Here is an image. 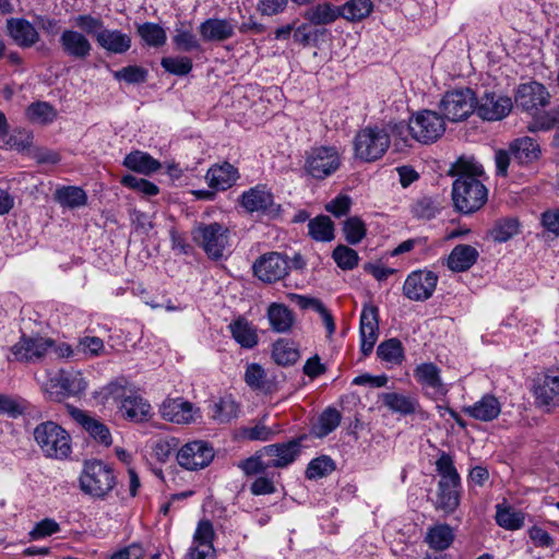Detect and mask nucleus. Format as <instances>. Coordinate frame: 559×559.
<instances>
[{
	"instance_id": "10",
	"label": "nucleus",
	"mask_w": 559,
	"mask_h": 559,
	"mask_svg": "<svg viewBox=\"0 0 559 559\" xmlns=\"http://www.w3.org/2000/svg\"><path fill=\"white\" fill-rule=\"evenodd\" d=\"M341 165V156L334 146L312 148L306 158L305 169L316 179H324L334 174Z\"/></svg>"
},
{
	"instance_id": "19",
	"label": "nucleus",
	"mask_w": 559,
	"mask_h": 559,
	"mask_svg": "<svg viewBox=\"0 0 559 559\" xmlns=\"http://www.w3.org/2000/svg\"><path fill=\"white\" fill-rule=\"evenodd\" d=\"M59 45L64 56L74 60H85L91 56L93 46L80 31L67 28L59 37Z\"/></svg>"
},
{
	"instance_id": "41",
	"label": "nucleus",
	"mask_w": 559,
	"mask_h": 559,
	"mask_svg": "<svg viewBox=\"0 0 559 559\" xmlns=\"http://www.w3.org/2000/svg\"><path fill=\"white\" fill-rule=\"evenodd\" d=\"M378 317H360L361 352L369 355L378 340Z\"/></svg>"
},
{
	"instance_id": "25",
	"label": "nucleus",
	"mask_w": 559,
	"mask_h": 559,
	"mask_svg": "<svg viewBox=\"0 0 559 559\" xmlns=\"http://www.w3.org/2000/svg\"><path fill=\"white\" fill-rule=\"evenodd\" d=\"M199 33L205 41H225L235 34L234 24L226 19H207L199 26Z\"/></svg>"
},
{
	"instance_id": "20",
	"label": "nucleus",
	"mask_w": 559,
	"mask_h": 559,
	"mask_svg": "<svg viewBox=\"0 0 559 559\" xmlns=\"http://www.w3.org/2000/svg\"><path fill=\"white\" fill-rule=\"evenodd\" d=\"M300 440L293 439L284 443H274L262 449V454L269 459V465L284 468L292 464L300 454Z\"/></svg>"
},
{
	"instance_id": "50",
	"label": "nucleus",
	"mask_w": 559,
	"mask_h": 559,
	"mask_svg": "<svg viewBox=\"0 0 559 559\" xmlns=\"http://www.w3.org/2000/svg\"><path fill=\"white\" fill-rule=\"evenodd\" d=\"M238 415V405L231 399H221L212 405L211 416L218 423H228Z\"/></svg>"
},
{
	"instance_id": "58",
	"label": "nucleus",
	"mask_w": 559,
	"mask_h": 559,
	"mask_svg": "<svg viewBox=\"0 0 559 559\" xmlns=\"http://www.w3.org/2000/svg\"><path fill=\"white\" fill-rule=\"evenodd\" d=\"M74 25L82 32L88 35H93L104 29V22L100 17L93 16L91 14H80L72 19Z\"/></svg>"
},
{
	"instance_id": "33",
	"label": "nucleus",
	"mask_w": 559,
	"mask_h": 559,
	"mask_svg": "<svg viewBox=\"0 0 559 559\" xmlns=\"http://www.w3.org/2000/svg\"><path fill=\"white\" fill-rule=\"evenodd\" d=\"M495 520L497 524L508 531H516L524 526L525 514L515 510L503 500L496 506Z\"/></svg>"
},
{
	"instance_id": "59",
	"label": "nucleus",
	"mask_w": 559,
	"mask_h": 559,
	"mask_svg": "<svg viewBox=\"0 0 559 559\" xmlns=\"http://www.w3.org/2000/svg\"><path fill=\"white\" fill-rule=\"evenodd\" d=\"M121 183L128 188L136 190V191L143 193L144 195H148V197L156 195L159 191L158 187L155 183H153L144 178L135 177L133 175L124 176L121 179Z\"/></svg>"
},
{
	"instance_id": "32",
	"label": "nucleus",
	"mask_w": 559,
	"mask_h": 559,
	"mask_svg": "<svg viewBox=\"0 0 559 559\" xmlns=\"http://www.w3.org/2000/svg\"><path fill=\"white\" fill-rule=\"evenodd\" d=\"M454 530L445 523L436 524L428 528L425 543L433 550L448 549L454 542Z\"/></svg>"
},
{
	"instance_id": "23",
	"label": "nucleus",
	"mask_w": 559,
	"mask_h": 559,
	"mask_svg": "<svg viewBox=\"0 0 559 559\" xmlns=\"http://www.w3.org/2000/svg\"><path fill=\"white\" fill-rule=\"evenodd\" d=\"M7 28L10 37L22 48L33 47L39 40L37 29L25 19H9Z\"/></svg>"
},
{
	"instance_id": "47",
	"label": "nucleus",
	"mask_w": 559,
	"mask_h": 559,
	"mask_svg": "<svg viewBox=\"0 0 559 559\" xmlns=\"http://www.w3.org/2000/svg\"><path fill=\"white\" fill-rule=\"evenodd\" d=\"M377 355L383 361L401 365L404 360V348L401 341L390 338L378 346Z\"/></svg>"
},
{
	"instance_id": "16",
	"label": "nucleus",
	"mask_w": 559,
	"mask_h": 559,
	"mask_svg": "<svg viewBox=\"0 0 559 559\" xmlns=\"http://www.w3.org/2000/svg\"><path fill=\"white\" fill-rule=\"evenodd\" d=\"M159 414L163 419L178 425H189L200 417L199 409L180 397L166 399L159 407Z\"/></svg>"
},
{
	"instance_id": "62",
	"label": "nucleus",
	"mask_w": 559,
	"mask_h": 559,
	"mask_svg": "<svg viewBox=\"0 0 559 559\" xmlns=\"http://www.w3.org/2000/svg\"><path fill=\"white\" fill-rule=\"evenodd\" d=\"M117 80H123L130 84L142 83L146 80L147 72L138 66H128L115 72Z\"/></svg>"
},
{
	"instance_id": "40",
	"label": "nucleus",
	"mask_w": 559,
	"mask_h": 559,
	"mask_svg": "<svg viewBox=\"0 0 559 559\" xmlns=\"http://www.w3.org/2000/svg\"><path fill=\"white\" fill-rule=\"evenodd\" d=\"M342 419L341 413L334 407L325 408L312 426V433L318 438H324L334 431Z\"/></svg>"
},
{
	"instance_id": "60",
	"label": "nucleus",
	"mask_w": 559,
	"mask_h": 559,
	"mask_svg": "<svg viewBox=\"0 0 559 559\" xmlns=\"http://www.w3.org/2000/svg\"><path fill=\"white\" fill-rule=\"evenodd\" d=\"M179 440L174 437L159 439L154 443L153 453L159 462H166L178 449Z\"/></svg>"
},
{
	"instance_id": "38",
	"label": "nucleus",
	"mask_w": 559,
	"mask_h": 559,
	"mask_svg": "<svg viewBox=\"0 0 559 559\" xmlns=\"http://www.w3.org/2000/svg\"><path fill=\"white\" fill-rule=\"evenodd\" d=\"M300 357L294 342L281 338L273 344L272 358L280 366L294 365Z\"/></svg>"
},
{
	"instance_id": "28",
	"label": "nucleus",
	"mask_w": 559,
	"mask_h": 559,
	"mask_svg": "<svg viewBox=\"0 0 559 559\" xmlns=\"http://www.w3.org/2000/svg\"><path fill=\"white\" fill-rule=\"evenodd\" d=\"M273 203L272 192L263 185H258L241 195V204L249 212L267 211Z\"/></svg>"
},
{
	"instance_id": "55",
	"label": "nucleus",
	"mask_w": 559,
	"mask_h": 559,
	"mask_svg": "<svg viewBox=\"0 0 559 559\" xmlns=\"http://www.w3.org/2000/svg\"><path fill=\"white\" fill-rule=\"evenodd\" d=\"M343 233L348 243L357 245L366 236L365 223L359 217H349L344 222Z\"/></svg>"
},
{
	"instance_id": "43",
	"label": "nucleus",
	"mask_w": 559,
	"mask_h": 559,
	"mask_svg": "<svg viewBox=\"0 0 559 559\" xmlns=\"http://www.w3.org/2000/svg\"><path fill=\"white\" fill-rule=\"evenodd\" d=\"M520 231L519 221L514 217L498 219L490 229V236L497 242H506Z\"/></svg>"
},
{
	"instance_id": "24",
	"label": "nucleus",
	"mask_w": 559,
	"mask_h": 559,
	"mask_svg": "<svg viewBox=\"0 0 559 559\" xmlns=\"http://www.w3.org/2000/svg\"><path fill=\"white\" fill-rule=\"evenodd\" d=\"M70 413L73 419L80 424L94 440L106 447L111 444L112 439L110 431L104 423L91 417L79 408H72Z\"/></svg>"
},
{
	"instance_id": "54",
	"label": "nucleus",
	"mask_w": 559,
	"mask_h": 559,
	"mask_svg": "<svg viewBox=\"0 0 559 559\" xmlns=\"http://www.w3.org/2000/svg\"><path fill=\"white\" fill-rule=\"evenodd\" d=\"M238 467L241 468L246 475H261L265 474L271 465H269V459H266L264 454H262V450H260L255 455L241 461Z\"/></svg>"
},
{
	"instance_id": "9",
	"label": "nucleus",
	"mask_w": 559,
	"mask_h": 559,
	"mask_svg": "<svg viewBox=\"0 0 559 559\" xmlns=\"http://www.w3.org/2000/svg\"><path fill=\"white\" fill-rule=\"evenodd\" d=\"M445 131L442 116L432 110H421L411 118V136L423 144L436 142Z\"/></svg>"
},
{
	"instance_id": "30",
	"label": "nucleus",
	"mask_w": 559,
	"mask_h": 559,
	"mask_svg": "<svg viewBox=\"0 0 559 559\" xmlns=\"http://www.w3.org/2000/svg\"><path fill=\"white\" fill-rule=\"evenodd\" d=\"M302 16L311 25H329L340 17V9L337 5H333L330 2H320L309 7L302 13Z\"/></svg>"
},
{
	"instance_id": "13",
	"label": "nucleus",
	"mask_w": 559,
	"mask_h": 559,
	"mask_svg": "<svg viewBox=\"0 0 559 559\" xmlns=\"http://www.w3.org/2000/svg\"><path fill=\"white\" fill-rule=\"evenodd\" d=\"M513 108L511 97L495 92H486L476 98V114L487 121H499L506 118Z\"/></svg>"
},
{
	"instance_id": "35",
	"label": "nucleus",
	"mask_w": 559,
	"mask_h": 559,
	"mask_svg": "<svg viewBox=\"0 0 559 559\" xmlns=\"http://www.w3.org/2000/svg\"><path fill=\"white\" fill-rule=\"evenodd\" d=\"M123 165L136 173L150 175L160 169V163L150 154L134 151L124 157Z\"/></svg>"
},
{
	"instance_id": "42",
	"label": "nucleus",
	"mask_w": 559,
	"mask_h": 559,
	"mask_svg": "<svg viewBox=\"0 0 559 559\" xmlns=\"http://www.w3.org/2000/svg\"><path fill=\"white\" fill-rule=\"evenodd\" d=\"M309 235L317 241H330L334 238V224L329 216L319 215L308 223Z\"/></svg>"
},
{
	"instance_id": "15",
	"label": "nucleus",
	"mask_w": 559,
	"mask_h": 559,
	"mask_svg": "<svg viewBox=\"0 0 559 559\" xmlns=\"http://www.w3.org/2000/svg\"><path fill=\"white\" fill-rule=\"evenodd\" d=\"M55 342L51 338L41 336H26L23 332L20 342L11 347V353L17 361H35L52 349Z\"/></svg>"
},
{
	"instance_id": "64",
	"label": "nucleus",
	"mask_w": 559,
	"mask_h": 559,
	"mask_svg": "<svg viewBox=\"0 0 559 559\" xmlns=\"http://www.w3.org/2000/svg\"><path fill=\"white\" fill-rule=\"evenodd\" d=\"M556 126L559 128V110L537 118L528 126V130L531 132L547 131Z\"/></svg>"
},
{
	"instance_id": "18",
	"label": "nucleus",
	"mask_w": 559,
	"mask_h": 559,
	"mask_svg": "<svg viewBox=\"0 0 559 559\" xmlns=\"http://www.w3.org/2000/svg\"><path fill=\"white\" fill-rule=\"evenodd\" d=\"M440 372V368L433 362H423L414 369L416 381L425 393L433 399L442 397L448 393Z\"/></svg>"
},
{
	"instance_id": "1",
	"label": "nucleus",
	"mask_w": 559,
	"mask_h": 559,
	"mask_svg": "<svg viewBox=\"0 0 559 559\" xmlns=\"http://www.w3.org/2000/svg\"><path fill=\"white\" fill-rule=\"evenodd\" d=\"M450 174L456 176L452 185L454 207L464 214L479 210L487 201L488 190L479 180L483 175L480 165L460 158Z\"/></svg>"
},
{
	"instance_id": "31",
	"label": "nucleus",
	"mask_w": 559,
	"mask_h": 559,
	"mask_svg": "<svg viewBox=\"0 0 559 559\" xmlns=\"http://www.w3.org/2000/svg\"><path fill=\"white\" fill-rule=\"evenodd\" d=\"M478 251L471 245L455 246L448 257L447 265L454 272H464L477 261Z\"/></svg>"
},
{
	"instance_id": "5",
	"label": "nucleus",
	"mask_w": 559,
	"mask_h": 559,
	"mask_svg": "<svg viewBox=\"0 0 559 559\" xmlns=\"http://www.w3.org/2000/svg\"><path fill=\"white\" fill-rule=\"evenodd\" d=\"M229 234L221 223H198L192 229V239L210 259L218 260L229 246Z\"/></svg>"
},
{
	"instance_id": "46",
	"label": "nucleus",
	"mask_w": 559,
	"mask_h": 559,
	"mask_svg": "<svg viewBox=\"0 0 559 559\" xmlns=\"http://www.w3.org/2000/svg\"><path fill=\"white\" fill-rule=\"evenodd\" d=\"M26 116L34 123L48 124L57 118V110L47 102H36L27 107Z\"/></svg>"
},
{
	"instance_id": "56",
	"label": "nucleus",
	"mask_w": 559,
	"mask_h": 559,
	"mask_svg": "<svg viewBox=\"0 0 559 559\" xmlns=\"http://www.w3.org/2000/svg\"><path fill=\"white\" fill-rule=\"evenodd\" d=\"M335 263L342 270H352L358 264V253L344 245H338L332 253Z\"/></svg>"
},
{
	"instance_id": "57",
	"label": "nucleus",
	"mask_w": 559,
	"mask_h": 559,
	"mask_svg": "<svg viewBox=\"0 0 559 559\" xmlns=\"http://www.w3.org/2000/svg\"><path fill=\"white\" fill-rule=\"evenodd\" d=\"M160 64L175 75H186L192 70V60L188 57H164Z\"/></svg>"
},
{
	"instance_id": "48",
	"label": "nucleus",
	"mask_w": 559,
	"mask_h": 559,
	"mask_svg": "<svg viewBox=\"0 0 559 559\" xmlns=\"http://www.w3.org/2000/svg\"><path fill=\"white\" fill-rule=\"evenodd\" d=\"M175 31L176 35L173 37V41L178 50L188 52L201 49V44L191 27H185V23L180 22Z\"/></svg>"
},
{
	"instance_id": "12",
	"label": "nucleus",
	"mask_w": 559,
	"mask_h": 559,
	"mask_svg": "<svg viewBox=\"0 0 559 559\" xmlns=\"http://www.w3.org/2000/svg\"><path fill=\"white\" fill-rule=\"evenodd\" d=\"M254 275L264 283H274L288 274L287 257L280 252H267L253 263Z\"/></svg>"
},
{
	"instance_id": "8",
	"label": "nucleus",
	"mask_w": 559,
	"mask_h": 559,
	"mask_svg": "<svg viewBox=\"0 0 559 559\" xmlns=\"http://www.w3.org/2000/svg\"><path fill=\"white\" fill-rule=\"evenodd\" d=\"M87 382L81 371L75 369H61L45 384V391L50 400L61 401L68 396H75L85 391Z\"/></svg>"
},
{
	"instance_id": "2",
	"label": "nucleus",
	"mask_w": 559,
	"mask_h": 559,
	"mask_svg": "<svg viewBox=\"0 0 559 559\" xmlns=\"http://www.w3.org/2000/svg\"><path fill=\"white\" fill-rule=\"evenodd\" d=\"M116 486L112 468L99 460L86 461L80 476V488L86 495L105 499Z\"/></svg>"
},
{
	"instance_id": "6",
	"label": "nucleus",
	"mask_w": 559,
	"mask_h": 559,
	"mask_svg": "<svg viewBox=\"0 0 559 559\" xmlns=\"http://www.w3.org/2000/svg\"><path fill=\"white\" fill-rule=\"evenodd\" d=\"M107 397L114 401H120V411L127 419L141 423L146 420L151 413V405L140 395L133 394L131 390L118 382L109 383L105 388Z\"/></svg>"
},
{
	"instance_id": "52",
	"label": "nucleus",
	"mask_w": 559,
	"mask_h": 559,
	"mask_svg": "<svg viewBox=\"0 0 559 559\" xmlns=\"http://www.w3.org/2000/svg\"><path fill=\"white\" fill-rule=\"evenodd\" d=\"M335 469V463L326 455L313 459L306 469L308 479H319L328 476Z\"/></svg>"
},
{
	"instance_id": "11",
	"label": "nucleus",
	"mask_w": 559,
	"mask_h": 559,
	"mask_svg": "<svg viewBox=\"0 0 559 559\" xmlns=\"http://www.w3.org/2000/svg\"><path fill=\"white\" fill-rule=\"evenodd\" d=\"M176 459L188 471L202 469L213 461L214 449L203 440L190 441L178 449Z\"/></svg>"
},
{
	"instance_id": "45",
	"label": "nucleus",
	"mask_w": 559,
	"mask_h": 559,
	"mask_svg": "<svg viewBox=\"0 0 559 559\" xmlns=\"http://www.w3.org/2000/svg\"><path fill=\"white\" fill-rule=\"evenodd\" d=\"M436 468L441 479L439 483H444L450 487H459L460 486V475L454 467L453 460L451 455L445 452H442L439 459L436 462Z\"/></svg>"
},
{
	"instance_id": "37",
	"label": "nucleus",
	"mask_w": 559,
	"mask_h": 559,
	"mask_svg": "<svg viewBox=\"0 0 559 559\" xmlns=\"http://www.w3.org/2000/svg\"><path fill=\"white\" fill-rule=\"evenodd\" d=\"M340 17L348 22H360L368 17L372 10L373 3L371 0H348L343 5H338Z\"/></svg>"
},
{
	"instance_id": "17",
	"label": "nucleus",
	"mask_w": 559,
	"mask_h": 559,
	"mask_svg": "<svg viewBox=\"0 0 559 559\" xmlns=\"http://www.w3.org/2000/svg\"><path fill=\"white\" fill-rule=\"evenodd\" d=\"M549 99L550 94L543 84L530 82L518 87L513 105L515 104L518 108L531 112L548 105Z\"/></svg>"
},
{
	"instance_id": "4",
	"label": "nucleus",
	"mask_w": 559,
	"mask_h": 559,
	"mask_svg": "<svg viewBox=\"0 0 559 559\" xmlns=\"http://www.w3.org/2000/svg\"><path fill=\"white\" fill-rule=\"evenodd\" d=\"M34 438L47 457L62 460L71 453L69 433L53 421L39 424L34 429Z\"/></svg>"
},
{
	"instance_id": "26",
	"label": "nucleus",
	"mask_w": 559,
	"mask_h": 559,
	"mask_svg": "<svg viewBox=\"0 0 559 559\" xmlns=\"http://www.w3.org/2000/svg\"><path fill=\"white\" fill-rule=\"evenodd\" d=\"M463 412L476 420L492 421L501 413V403L496 396L486 394L473 405L464 406Z\"/></svg>"
},
{
	"instance_id": "39",
	"label": "nucleus",
	"mask_w": 559,
	"mask_h": 559,
	"mask_svg": "<svg viewBox=\"0 0 559 559\" xmlns=\"http://www.w3.org/2000/svg\"><path fill=\"white\" fill-rule=\"evenodd\" d=\"M55 200L61 206L76 209L86 204L87 195L82 188L68 186L56 190Z\"/></svg>"
},
{
	"instance_id": "3",
	"label": "nucleus",
	"mask_w": 559,
	"mask_h": 559,
	"mask_svg": "<svg viewBox=\"0 0 559 559\" xmlns=\"http://www.w3.org/2000/svg\"><path fill=\"white\" fill-rule=\"evenodd\" d=\"M390 135L379 127H367L354 138V155L365 163L380 159L390 146Z\"/></svg>"
},
{
	"instance_id": "36",
	"label": "nucleus",
	"mask_w": 559,
	"mask_h": 559,
	"mask_svg": "<svg viewBox=\"0 0 559 559\" xmlns=\"http://www.w3.org/2000/svg\"><path fill=\"white\" fill-rule=\"evenodd\" d=\"M229 329L235 341L245 348H252L258 344L257 330L247 321L245 317H238L229 324Z\"/></svg>"
},
{
	"instance_id": "61",
	"label": "nucleus",
	"mask_w": 559,
	"mask_h": 559,
	"mask_svg": "<svg viewBox=\"0 0 559 559\" xmlns=\"http://www.w3.org/2000/svg\"><path fill=\"white\" fill-rule=\"evenodd\" d=\"M266 374L264 369L258 364H250L245 372L246 383L252 389H265Z\"/></svg>"
},
{
	"instance_id": "27",
	"label": "nucleus",
	"mask_w": 559,
	"mask_h": 559,
	"mask_svg": "<svg viewBox=\"0 0 559 559\" xmlns=\"http://www.w3.org/2000/svg\"><path fill=\"white\" fill-rule=\"evenodd\" d=\"M239 174L236 167L229 163L212 166L205 176L209 187L213 190L225 191L238 179Z\"/></svg>"
},
{
	"instance_id": "7",
	"label": "nucleus",
	"mask_w": 559,
	"mask_h": 559,
	"mask_svg": "<svg viewBox=\"0 0 559 559\" xmlns=\"http://www.w3.org/2000/svg\"><path fill=\"white\" fill-rule=\"evenodd\" d=\"M440 109L452 122L465 120L476 112L475 92L468 87L449 91L440 102Z\"/></svg>"
},
{
	"instance_id": "63",
	"label": "nucleus",
	"mask_w": 559,
	"mask_h": 559,
	"mask_svg": "<svg viewBox=\"0 0 559 559\" xmlns=\"http://www.w3.org/2000/svg\"><path fill=\"white\" fill-rule=\"evenodd\" d=\"M60 530L59 524L52 519H44L29 532L33 539L50 536Z\"/></svg>"
},
{
	"instance_id": "29",
	"label": "nucleus",
	"mask_w": 559,
	"mask_h": 559,
	"mask_svg": "<svg viewBox=\"0 0 559 559\" xmlns=\"http://www.w3.org/2000/svg\"><path fill=\"white\" fill-rule=\"evenodd\" d=\"M381 401L391 412L403 416L415 414L420 406L415 396L397 392L382 393Z\"/></svg>"
},
{
	"instance_id": "51",
	"label": "nucleus",
	"mask_w": 559,
	"mask_h": 559,
	"mask_svg": "<svg viewBox=\"0 0 559 559\" xmlns=\"http://www.w3.org/2000/svg\"><path fill=\"white\" fill-rule=\"evenodd\" d=\"M288 299L292 305L296 306L299 311H312L319 314H330L322 301L314 297L289 294Z\"/></svg>"
},
{
	"instance_id": "34",
	"label": "nucleus",
	"mask_w": 559,
	"mask_h": 559,
	"mask_svg": "<svg viewBox=\"0 0 559 559\" xmlns=\"http://www.w3.org/2000/svg\"><path fill=\"white\" fill-rule=\"evenodd\" d=\"M510 152L519 163L527 164L539 157L540 148L534 139L524 136L511 143Z\"/></svg>"
},
{
	"instance_id": "44",
	"label": "nucleus",
	"mask_w": 559,
	"mask_h": 559,
	"mask_svg": "<svg viewBox=\"0 0 559 559\" xmlns=\"http://www.w3.org/2000/svg\"><path fill=\"white\" fill-rule=\"evenodd\" d=\"M136 32L142 40L148 46L160 47L167 39L165 29L156 23L145 22L143 24H139L136 26Z\"/></svg>"
},
{
	"instance_id": "49",
	"label": "nucleus",
	"mask_w": 559,
	"mask_h": 559,
	"mask_svg": "<svg viewBox=\"0 0 559 559\" xmlns=\"http://www.w3.org/2000/svg\"><path fill=\"white\" fill-rule=\"evenodd\" d=\"M439 492L437 497L436 508L444 511L445 513L453 512L459 503L457 487H450L444 483H439Z\"/></svg>"
},
{
	"instance_id": "14",
	"label": "nucleus",
	"mask_w": 559,
	"mask_h": 559,
	"mask_svg": "<svg viewBox=\"0 0 559 559\" xmlns=\"http://www.w3.org/2000/svg\"><path fill=\"white\" fill-rule=\"evenodd\" d=\"M438 283V276L435 272L419 270L412 272L403 286L406 297L413 300H426L431 297Z\"/></svg>"
},
{
	"instance_id": "21",
	"label": "nucleus",
	"mask_w": 559,
	"mask_h": 559,
	"mask_svg": "<svg viewBox=\"0 0 559 559\" xmlns=\"http://www.w3.org/2000/svg\"><path fill=\"white\" fill-rule=\"evenodd\" d=\"M534 395L539 406H559V374L546 373L539 378L534 388Z\"/></svg>"
},
{
	"instance_id": "53",
	"label": "nucleus",
	"mask_w": 559,
	"mask_h": 559,
	"mask_svg": "<svg viewBox=\"0 0 559 559\" xmlns=\"http://www.w3.org/2000/svg\"><path fill=\"white\" fill-rule=\"evenodd\" d=\"M440 203L431 197H421L412 204V213L417 218L430 219L439 212Z\"/></svg>"
},
{
	"instance_id": "22",
	"label": "nucleus",
	"mask_w": 559,
	"mask_h": 559,
	"mask_svg": "<svg viewBox=\"0 0 559 559\" xmlns=\"http://www.w3.org/2000/svg\"><path fill=\"white\" fill-rule=\"evenodd\" d=\"M97 45L107 52L122 55L131 48L132 38L120 29L105 28L95 34Z\"/></svg>"
}]
</instances>
